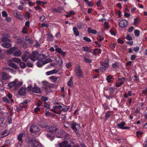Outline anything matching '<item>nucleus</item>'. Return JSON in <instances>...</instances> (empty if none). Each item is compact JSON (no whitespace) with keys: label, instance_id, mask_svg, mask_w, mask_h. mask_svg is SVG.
Here are the masks:
<instances>
[{"label":"nucleus","instance_id":"obj_39","mask_svg":"<svg viewBox=\"0 0 147 147\" xmlns=\"http://www.w3.org/2000/svg\"><path fill=\"white\" fill-rule=\"evenodd\" d=\"M50 78L52 82H55L57 80L58 78L57 77H55L53 76H52L50 77Z\"/></svg>","mask_w":147,"mask_h":147},{"label":"nucleus","instance_id":"obj_10","mask_svg":"<svg viewBox=\"0 0 147 147\" xmlns=\"http://www.w3.org/2000/svg\"><path fill=\"white\" fill-rule=\"evenodd\" d=\"M35 140L30 139L28 142V146L29 147H35L34 144L35 143Z\"/></svg>","mask_w":147,"mask_h":147},{"label":"nucleus","instance_id":"obj_51","mask_svg":"<svg viewBox=\"0 0 147 147\" xmlns=\"http://www.w3.org/2000/svg\"><path fill=\"white\" fill-rule=\"evenodd\" d=\"M134 34L136 36H139L140 34V31L139 30H135L134 31Z\"/></svg>","mask_w":147,"mask_h":147},{"label":"nucleus","instance_id":"obj_7","mask_svg":"<svg viewBox=\"0 0 147 147\" xmlns=\"http://www.w3.org/2000/svg\"><path fill=\"white\" fill-rule=\"evenodd\" d=\"M40 129L38 127L36 126H32L30 128V131L32 133H36Z\"/></svg>","mask_w":147,"mask_h":147},{"label":"nucleus","instance_id":"obj_12","mask_svg":"<svg viewBox=\"0 0 147 147\" xmlns=\"http://www.w3.org/2000/svg\"><path fill=\"white\" fill-rule=\"evenodd\" d=\"M11 77L6 73L3 74L2 77V79L3 80H6L9 79Z\"/></svg>","mask_w":147,"mask_h":147},{"label":"nucleus","instance_id":"obj_3","mask_svg":"<svg viewBox=\"0 0 147 147\" xmlns=\"http://www.w3.org/2000/svg\"><path fill=\"white\" fill-rule=\"evenodd\" d=\"M38 56V53L37 52H33L30 55V59L33 61H35L37 59Z\"/></svg>","mask_w":147,"mask_h":147},{"label":"nucleus","instance_id":"obj_15","mask_svg":"<svg viewBox=\"0 0 147 147\" xmlns=\"http://www.w3.org/2000/svg\"><path fill=\"white\" fill-rule=\"evenodd\" d=\"M32 92L37 93H40L41 90L40 88L38 87H34L32 89Z\"/></svg>","mask_w":147,"mask_h":147},{"label":"nucleus","instance_id":"obj_4","mask_svg":"<svg viewBox=\"0 0 147 147\" xmlns=\"http://www.w3.org/2000/svg\"><path fill=\"white\" fill-rule=\"evenodd\" d=\"M13 16L16 18H18L19 20H22L23 19V17L20 13L18 12L16 10H14L13 11Z\"/></svg>","mask_w":147,"mask_h":147},{"label":"nucleus","instance_id":"obj_18","mask_svg":"<svg viewBox=\"0 0 147 147\" xmlns=\"http://www.w3.org/2000/svg\"><path fill=\"white\" fill-rule=\"evenodd\" d=\"M64 131L63 130H60L59 131L56 135L57 137L58 138H61L64 136L63 134Z\"/></svg>","mask_w":147,"mask_h":147},{"label":"nucleus","instance_id":"obj_28","mask_svg":"<svg viewBox=\"0 0 147 147\" xmlns=\"http://www.w3.org/2000/svg\"><path fill=\"white\" fill-rule=\"evenodd\" d=\"M5 124L4 122V119L3 118L1 117L0 118V127L3 126Z\"/></svg>","mask_w":147,"mask_h":147},{"label":"nucleus","instance_id":"obj_16","mask_svg":"<svg viewBox=\"0 0 147 147\" xmlns=\"http://www.w3.org/2000/svg\"><path fill=\"white\" fill-rule=\"evenodd\" d=\"M58 72V70L55 69L51 71L47 72L46 73V74L47 76H49L55 73H57Z\"/></svg>","mask_w":147,"mask_h":147},{"label":"nucleus","instance_id":"obj_22","mask_svg":"<svg viewBox=\"0 0 147 147\" xmlns=\"http://www.w3.org/2000/svg\"><path fill=\"white\" fill-rule=\"evenodd\" d=\"M24 135V134L21 133L18 136V139L19 142H20L21 143H22L23 142V140L22 139V138L23 137Z\"/></svg>","mask_w":147,"mask_h":147},{"label":"nucleus","instance_id":"obj_29","mask_svg":"<svg viewBox=\"0 0 147 147\" xmlns=\"http://www.w3.org/2000/svg\"><path fill=\"white\" fill-rule=\"evenodd\" d=\"M17 81V80H14L13 81L9 83L8 84V85L10 87H12L14 86H15V82H16Z\"/></svg>","mask_w":147,"mask_h":147},{"label":"nucleus","instance_id":"obj_23","mask_svg":"<svg viewBox=\"0 0 147 147\" xmlns=\"http://www.w3.org/2000/svg\"><path fill=\"white\" fill-rule=\"evenodd\" d=\"M55 60L60 65H62L63 64V62L62 59L59 58H56Z\"/></svg>","mask_w":147,"mask_h":147},{"label":"nucleus","instance_id":"obj_14","mask_svg":"<svg viewBox=\"0 0 147 147\" xmlns=\"http://www.w3.org/2000/svg\"><path fill=\"white\" fill-rule=\"evenodd\" d=\"M60 147H71V145H68V143L67 142L64 141L59 144Z\"/></svg>","mask_w":147,"mask_h":147},{"label":"nucleus","instance_id":"obj_2","mask_svg":"<svg viewBox=\"0 0 147 147\" xmlns=\"http://www.w3.org/2000/svg\"><path fill=\"white\" fill-rule=\"evenodd\" d=\"M9 40L6 38L3 37L1 39V41L3 42L1 45V46L4 48H8L11 46V45L10 43H7L6 42Z\"/></svg>","mask_w":147,"mask_h":147},{"label":"nucleus","instance_id":"obj_5","mask_svg":"<svg viewBox=\"0 0 147 147\" xmlns=\"http://www.w3.org/2000/svg\"><path fill=\"white\" fill-rule=\"evenodd\" d=\"M127 25V21L124 19L120 21L119 23V26L122 28L126 27Z\"/></svg>","mask_w":147,"mask_h":147},{"label":"nucleus","instance_id":"obj_11","mask_svg":"<svg viewBox=\"0 0 147 147\" xmlns=\"http://www.w3.org/2000/svg\"><path fill=\"white\" fill-rule=\"evenodd\" d=\"M15 80H16L17 81L16 82H15V88L16 89H17L21 85H22L23 83L22 81H19L17 79H16Z\"/></svg>","mask_w":147,"mask_h":147},{"label":"nucleus","instance_id":"obj_40","mask_svg":"<svg viewBox=\"0 0 147 147\" xmlns=\"http://www.w3.org/2000/svg\"><path fill=\"white\" fill-rule=\"evenodd\" d=\"M125 122H123L120 124L118 125V126L119 127V128L121 129H123V127L125 125Z\"/></svg>","mask_w":147,"mask_h":147},{"label":"nucleus","instance_id":"obj_52","mask_svg":"<svg viewBox=\"0 0 147 147\" xmlns=\"http://www.w3.org/2000/svg\"><path fill=\"white\" fill-rule=\"evenodd\" d=\"M2 100L4 102L7 103H9V100L5 97H3L2 98Z\"/></svg>","mask_w":147,"mask_h":147},{"label":"nucleus","instance_id":"obj_44","mask_svg":"<svg viewBox=\"0 0 147 147\" xmlns=\"http://www.w3.org/2000/svg\"><path fill=\"white\" fill-rule=\"evenodd\" d=\"M112 78V77L110 75L108 76L106 78V79L107 81V82L109 83H110L111 82V79Z\"/></svg>","mask_w":147,"mask_h":147},{"label":"nucleus","instance_id":"obj_19","mask_svg":"<svg viewBox=\"0 0 147 147\" xmlns=\"http://www.w3.org/2000/svg\"><path fill=\"white\" fill-rule=\"evenodd\" d=\"M36 65L38 67H41L44 64L43 61L42 60H39L36 63Z\"/></svg>","mask_w":147,"mask_h":147},{"label":"nucleus","instance_id":"obj_21","mask_svg":"<svg viewBox=\"0 0 147 147\" xmlns=\"http://www.w3.org/2000/svg\"><path fill=\"white\" fill-rule=\"evenodd\" d=\"M82 48L84 51L87 52L88 53L91 52L92 50L89 47H83Z\"/></svg>","mask_w":147,"mask_h":147},{"label":"nucleus","instance_id":"obj_13","mask_svg":"<svg viewBox=\"0 0 147 147\" xmlns=\"http://www.w3.org/2000/svg\"><path fill=\"white\" fill-rule=\"evenodd\" d=\"M26 89L25 88L23 87L21 88L18 91V93L21 95H24L26 92Z\"/></svg>","mask_w":147,"mask_h":147},{"label":"nucleus","instance_id":"obj_57","mask_svg":"<svg viewBox=\"0 0 147 147\" xmlns=\"http://www.w3.org/2000/svg\"><path fill=\"white\" fill-rule=\"evenodd\" d=\"M27 66L29 67H32L33 65L30 62L28 61L27 63Z\"/></svg>","mask_w":147,"mask_h":147},{"label":"nucleus","instance_id":"obj_33","mask_svg":"<svg viewBox=\"0 0 147 147\" xmlns=\"http://www.w3.org/2000/svg\"><path fill=\"white\" fill-rule=\"evenodd\" d=\"M4 69L5 70H7L8 71L12 74H15L16 73V72L14 71L13 69L11 68L7 67H5Z\"/></svg>","mask_w":147,"mask_h":147},{"label":"nucleus","instance_id":"obj_43","mask_svg":"<svg viewBox=\"0 0 147 147\" xmlns=\"http://www.w3.org/2000/svg\"><path fill=\"white\" fill-rule=\"evenodd\" d=\"M12 61L17 63H20V60L18 58H15L12 59Z\"/></svg>","mask_w":147,"mask_h":147},{"label":"nucleus","instance_id":"obj_17","mask_svg":"<svg viewBox=\"0 0 147 147\" xmlns=\"http://www.w3.org/2000/svg\"><path fill=\"white\" fill-rule=\"evenodd\" d=\"M16 49L17 48L16 47H12L7 51L6 53L7 54H10L13 53Z\"/></svg>","mask_w":147,"mask_h":147},{"label":"nucleus","instance_id":"obj_63","mask_svg":"<svg viewBox=\"0 0 147 147\" xmlns=\"http://www.w3.org/2000/svg\"><path fill=\"white\" fill-rule=\"evenodd\" d=\"M2 15L3 17H6L7 16V14L5 11H3L2 12Z\"/></svg>","mask_w":147,"mask_h":147},{"label":"nucleus","instance_id":"obj_62","mask_svg":"<svg viewBox=\"0 0 147 147\" xmlns=\"http://www.w3.org/2000/svg\"><path fill=\"white\" fill-rule=\"evenodd\" d=\"M143 134L142 132L138 131L136 132V135L137 136H139L140 135H141Z\"/></svg>","mask_w":147,"mask_h":147},{"label":"nucleus","instance_id":"obj_36","mask_svg":"<svg viewBox=\"0 0 147 147\" xmlns=\"http://www.w3.org/2000/svg\"><path fill=\"white\" fill-rule=\"evenodd\" d=\"M140 20L139 18H136L134 19V25H136L139 22Z\"/></svg>","mask_w":147,"mask_h":147},{"label":"nucleus","instance_id":"obj_59","mask_svg":"<svg viewBox=\"0 0 147 147\" xmlns=\"http://www.w3.org/2000/svg\"><path fill=\"white\" fill-rule=\"evenodd\" d=\"M47 36L48 38H51L53 37V36L50 33L48 32L47 33Z\"/></svg>","mask_w":147,"mask_h":147},{"label":"nucleus","instance_id":"obj_46","mask_svg":"<svg viewBox=\"0 0 147 147\" xmlns=\"http://www.w3.org/2000/svg\"><path fill=\"white\" fill-rule=\"evenodd\" d=\"M52 60L51 59H46L44 61H43L44 64H45L49 62H51Z\"/></svg>","mask_w":147,"mask_h":147},{"label":"nucleus","instance_id":"obj_37","mask_svg":"<svg viewBox=\"0 0 147 147\" xmlns=\"http://www.w3.org/2000/svg\"><path fill=\"white\" fill-rule=\"evenodd\" d=\"M131 92L130 91H129L128 93L127 94L126 93L124 94V97L125 98H127L129 96H131Z\"/></svg>","mask_w":147,"mask_h":147},{"label":"nucleus","instance_id":"obj_30","mask_svg":"<svg viewBox=\"0 0 147 147\" xmlns=\"http://www.w3.org/2000/svg\"><path fill=\"white\" fill-rule=\"evenodd\" d=\"M21 54V52L20 50H18L15 51L14 54L13 55L16 56L18 57L20 56Z\"/></svg>","mask_w":147,"mask_h":147},{"label":"nucleus","instance_id":"obj_1","mask_svg":"<svg viewBox=\"0 0 147 147\" xmlns=\"http://www.w3.org/2000/svg\"><path fill=\"white\" fill-rule=\"evenodd\" d=\"M75 72L76 77L78 78H82L83 77L82 71L80 65H77L75 66Z\"/></svg>","mask_w":147,"mask_h":147},{"label":"nucleus","instance_id":"obj_60","mask_svg":"<svg viewBox=\"0 0 147 147\" xmlns=\"http://www.w3.org/2000/svg\"><path fill=\"white\" fill-rule=\"evenodd\" d=\"M104 26H105V28L107 29H108L109 28L108 24V23L107 22H105Z\"/></svg>","mask_w":147,"mask_h":147},{"label":"nucleus","instance_id":"obj_48","mask_svg":"<svg viewBox=\"0 0 147 147\" xmlns=\"http://www.w3.org/2000/svg\"><path fill=\"white\" fill-rule=\"evenodd\" d=\"M44 107L46 108L47 109H50V105L47 102H45L44 103Z\"/></svg>","mask_w":147,"mask_h":147},{"label":"nucleus","instance_id":"obj_27","mask_svg":"<svg viewBox=\"0 0 147 147\" xmlns=\"http://www.w3.org/2000/svg\"><path fill=\"white\" fill-rule=\"evenodd\" d=\"M29 102V101L28 100H27L26 101H24L23 103H21L20 105H21L22 108H26L27 107V105L26 104Z\"/></svg>","mask_w":147,"mask_h":147},{"label":"nucleus","instance_id":"obj_20","mask_svg":"<svg viewBox=\"0 0 147 147\" xmlns=\"http://www.w3.org/2000/svg\"><path fill=\"white\" fill-rule=\"evenodd\" d=\"M88 31L89 33H92L94 34L97 33V31L95 30H93L90 28H88Z\"/></svg>","mask_w":147,"mask_h":147},{"label":"nucleus","instance_id":"obj_58","mask_svg":"<svg viewBox=\"0 0 147 147\" xmlns=\"http://www.w3.org/2000/svg\"><path fill=\"white\" fill-rule=\"evenodd\" d=\"M71 66V63L70 62L67 63L66 64V67L67 68H69Z\"/></svg>","mask_w":147,"mask_h":147},{"label":"nucleus","instance_id":"obj_55","mask_svg":"<svg viewBox=\"0 0 147 147\" xmlns=\"http://www.w3.org/2000/svg\"><path fill=\"white\" fill-rule=\"evenodd\" d=\"M22 107L21 105L20 104V105L17 108V110L18 111H20L22 110Z\"/></svg>","mask_w":147,"mask_h":147},{"label":"nucleus","instance_id":"obj_54","mask_svg":"<svg viewBox=\"0 0 147 147\" xmlns=\"http://www.w3.org/2000/svg\"><path fill=\"white\" fill-rule=\"evenodd\" d=\"M41 99L42 100L45 102L48 100V98L46 96H42L41 97Z\"/></svg>","mask_w":147,"mask_h":147},{"label":"nucleus","instance_id":"obj_9","mask_svg":"<svg viewBox=\"0 0 147 147\" xmlns=\"http://www.w3.org/2000/svg\"><path fill=\"white\" fill-rule=\"evenodd\" d=\"M109 66V64L108 63V61H107L105 63H104V65H102L100 66V69L102 71H105L106 69Z\"/></svg>","mask_w":147,"mask_h":147},{"label":"nucleus","instance_id":"obj_26","mask_svg":"<svg viewBox=\"0 0 147 147\" xmlns=\"http://www.w3.org/2000/svg\"><path fill=\"white\" fill-rule=\"evenodd\" d=\"M42 83L43 84L45 88L46 89L48 87H49L50 86L48 82L47 81H43L42 82Z\"/></svg>","mask_w":147,"mask_h":147},{"label":"nucleus","instance_id":"obj_61","mask_svg":"<svg viewBox=\"0 0 147 147\" xmlns=\"http://www.w3.org/2000/svg\"><path fill=\"white\" fill-rule=\"evenodd\" d=\"M34 111L35 113H37L40 110V108L39 107L35 108L34 109Z\"/></svg>","mask_w":147,"mask_h":147},{"label":"nucleus","instance_id":"obj_6","mask_svg":"<svg viewBox=\"0 0 147 147\" xmlns=\"http://www.w3.org/2000/svg\"><path fill=\"white\" fill-rule=\"evenodd\" d=\"M71 128L75 132L77 131L80 128V125L76 123H73L71 124Z\"/></svg>","mask_w":147,"mask_h":147},{"label":"nucleus","instance_id":"obj_24","mask_svg":"<svg viewBox=\"0 0 147 147\" xmlns=\"http://www.w3.org/2000/svg\"><path fill=\"white\" fill-rule=\"evenodd\" d=\"M73 31L74 34L76 36H78L79 34V32L78 31V28L76 27H74L73 28Z\"/></svg>","mask_w":147,"mask_h":147},{"label":"nucleus","instance_id":"obj_41","mask_svg":"<svg viewBox=\"0 0 147 147\" xmlns=\"http://www.w3.org/2000/svg\"><path fill=\"white\" fill-rule=\"evenodd\" d=\"M36 3L37 5H40L41 3H42L43 5L47 4V3L46 2L40 1H36Z\"/></svg>","mask_w":147,"mask_h":147},{"label":"nucleus","instance_id":"obj_38","mask_svg":"<svg viewBox=\"0 0 147 147\" xmlns=\"http://www.w3.org/2000/svg\"><path fill=\"white\" fill-rule=\"evenodd\" d=\"M64 106V105L62 104L61 105H59L58 106H55L53 107V108L54 109H59L61 111V109H62V107H63Z\"/></svg>","mask_w":147,"mask_h":147},{"label":"nucleus","instance_id":"obj_49","mask_svg":"<svg viewBox=\"0 0 147 147\" xmlns=\"http://www.w3.org/2000/svg\"><path fill=\"white\" fill-rule=\"evenodd\" d=\"M46 58V56L44 54H41L39 55L38 57V58H40V59H43Z\"/></svg>","mask_w":147,"mask_h":147},{"label":"nucleus","instance_id":"obj_35","mask_svg":"<svg viewBox=\"0 0 147 147\" xmlns=\"http://www.w3.org/2000/svg\"><path fill=\"white\" fill-rule=\"evenodd\" d=\"M34 147H40L41 146V145L40 143L39 142L35 140V143L34 144Z\"/></svg>","mask_w":147,"mask_h":147},{"label":"nucleus","instance_id":"obj_8","mask_svg":"<svg viewBox=\"0 0 147 147\" xmlns=\"http://www.w3.org/2000/svg\"><path fill=\"white\" fill-rule=\"evenodd\" d=\"M58 129V128L57 127L56 125H53L49 126L48 130L51 133H52L56 131Z\"/></svg>","mask_w":147,"mask_h":147},{"label":"nucleus","instance_id":"obj_50","mask_svg":"<svg viewBox=\"0 0 147 147\" xmlns=\"http://www.w3.org/2000/svg\"><path fill=\"white\" fill-rule=\"evenodd\" d=\"M20 65L21 67L24 68L26 67V64L24 62H20Z\"/></svg>","mask_w":147,"mask_h":147},{"label":"nucleus","instance_id":"obj_64","mask_svg":"<svg viewBox=\"0 0 147 147\" xmlns=\"http://www.w3.org/2000/svg\"><path fill=\"white\" fill-rule=\"evenodd\" d=\"M142 93L143 94L147 95V88L143 90Z\"/></svg>","mask_w":147,"mask_h":147},{"label":"nucleus","instance_id":"obj_32","mask_svg":"<svg viewBox=\"0 0 147 147\" xmlns=\"http://www.w3.org/2000/svg\"><path fill=\"white\" fill-rule=\"evenodd\" d=\"M63 107H62L61 109V111H66L68 110L69 108V107L67 106H65L64 105Z\"/></svg>","mask_w":147,"mask_h":147},{"label":"nucleus","instance_id":"obj_31","mask_svg":"<svg viewBox=\"0 0 147 147\" xmlns=\"http://www.w3.org/2000/svg\"><path fill=\"white\" fill-rule=\"evenodd\" d=\"M73 84V78L71 77L69 81L68 82L67 85L69 86H71Z\"/></svg>","mask_w":147,"mask_h":147},{"label":"nucleus","instance_id":"obj_34","mask_svg":"<svg viewBox=\"0 0 147 147\" xmlns=\"http://www.w3.org/2000/svg\"><path fill=\"white\" fill-rule=\"evenodd\" d=\"M9 66L14 69H16L17 68V66L14 63H11L8 64Z\"/></svg>","mask_w":147,"mask_h":147},{"label":"nucleus","instance_id":"obj_56","mask_svg":"<svg viewBox=\"0 0 147 147\" xmlns=\"http://www.w3.org/2000/svg\"><path fill=\"white\" fill-rule=\"evenodd\" d=\"M55 50L57 52L59 53L62 51L61 49L59 48H56Z\"/></svg>","mask_w":147,"mask_h":147},{"label":"nucleus","instance_id":"obj_47","mask_svg":"<svg viewBox=\"0 0 147 147\" xmlns=\"http://www.w3.org/2000/svg\"><path fill=\"white\" fill-rule=\"evenodd\" d=\"M28 30V28L26 27H24L23 30H22V32L24 34L27 33V31Z\"/></svg>","mask_w":147,"mask_h":147},{"label":"nucleus","instance_id":"obj_42","mask_svg":"<svg viewBox=\"0 0 147 147\" xmlns=\"http://www.w3.org/2000/svg\"><path fill=\"white\" fill-rule=\"evenodd\" d=\"M46 136L51 141L53 140L54 139V137L53 136L51 135L50 134H47Z\"/></svg>","mask_w":147,"mask_h":147},{"label":"nucleus","instance_id":"obj_45","mask_svg":"<svg viewBox=\"0 0 147 147\" xmlns=\"http://www.w3.org/2000/svg\"><path fill=\"white\" fill-rule=\"evenodd\" d=\"M38 125L39 126H40L42 127H45L47 126V125L45 124L43 122H40L38 123Z\"/></svg>","mask_w":147,"mask_h":147},{"label":"nucleus","instance_id":"obj_25","mask_svg":"<svg viewBox=\"0 0 147 147\" xmlns=\"http://www.w3.org/2000/svg\"><path fill=\"white\" fill-rule=\"evenodd\" d=\"M22 60L25 62H26L29 58V56L26 55H23L22 56Z\"/></svg>","mask_w":147,"mask_h":147},{"label":"nucleus","instance_id":"obj_53","mask_svg":"<svg viewBox=\"0 0 147 147\" xmlns=\"http://www.w3.org/2000/svg\"><path fill=\"white\" fill-rule=\"evenodd\" d=\"M83 39L84 40L88 42H90L91 41V40L90 38L86 37H84Z\"/></svg>","mask_w":147,"mask_h":147}]
</instances>
